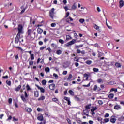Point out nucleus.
<instances>
[{
    "label": "nucleus",
    "mask_w": 124,
    "mask_h": 124,
    "mask_svg": "<svg viewBox=\"0 0 124 124\" xmlns=\"http://www.w3.org/2000/svg\"><path fill=\"white\" fill-rule=\"evenodd\" d=\"M55 11V8H52L49 12V16L51 18V19L53 20L55 17L56 16H55V13L54 12Z\"/></svg>",
    "instance_id": "f257e3e1"
},
{
    "label": "nucleus",
    "mask_w": 124,
    "mask_h": 124,
    "mask_svg": "<svg viewBox=\"0 0 124 124\" xmlns=\"http://www.w3.org/2000/svg\"><path fill=\"white\" fill-rule=\"evenodd\" d=\"M21 34L17 33L16 38L15 39V43L18 44L20 42V39H22V37H20Z\"/></svg>",
    "instance_id": "f03ea898"
},
{
    "label": "nucleus",
    "mask_w": 124,
    "mask_h": 124,
    "mask_svg": "<svg viewBox=\"0 0 124 124\" xmlns=\"http://www.w3.org/2000/svg\"><path fill=\"white\" fill-rule=\"evenodd\" d=\"M17 30L18 31V33H19V34H21V33H24L23 32V26H22V25H18Z\"/></svg>",
    "instance_id": "7ed1b4c3"
},
{
    "label": "nucleus",
    "mask_w": 124,
    "mask_h": 124,
    "mask_svg": "<svg viewBox=\"0 0 124 124\" xmlns=\"http://www.w3.org/2000/svg\"><path fill=\"white\" fill-rule=\"evenodd\" d=\"M36 87H37L38 90H40L41 93H45V89H44L43 87H40L39 86L37 85H36Z\"/></svg>",
    "instance_id": "20e7f679"
},
{
    "label": "nucleus",
    "mask_w": 124,
    "mask_h": 124,
    "mask_svg": "<svg viewBox=\"0 0 124 124\" xmlns=\"http://www.w3.org/2000/svg\"><path fill=\"white\" fill-rule=\"evenodd\" d=\"M64 100L67 102L68 105H71V102L70 101V98L68 97H64Z\"/></svg>",
    "instance_id": "39448f33"
},
{
    "label": "nucleus",
    "mask_w": 124,
    "mask_h": 124,
    "mask_svg": "<svg viewBox=\"0 0 124 124\" xmlns=\"http://www.w3.org/2000/svg\"><path fill=\"white\" fill-rule=\"evenodd\" d=\"M76 42V40L74 39L72 41L67 43V46H70V45H73V44H74Z\"/></svg>",
    "instance_id": "423d86ee"
},
{
    "label": "nucleus",
    "mask_w": 124,
    "mask_h": 124,
    "mask_svg": "<svg viewBox=\"0 0 124 124\" xmlns=\"http://www.w3.org/2000/svg\"><path fill=\"white\" fill-rule=\"evenodd\" d=\"M26 33L28 36L31 37V33H32V30L31 29H28Z\"/></svg>",
    "instance_id": "0eeeda50"
},
{
    "label": "nucleus",
    "mask_w": 124,
    "mask_h": 124,
    "mask_svg": "<svg viewBox=\"0 0 124 124\" xmlns=\"http://www.w3.org/2000/svg\"><path fill=\"white\" fill-rule=\"evenodd\" d=\"M116 121H117V119L116 118V117H115V116H111L110 119L111 123H112V124H115Z\"/></svg>",
    "instance_id": "6e6552de"
},
{
    "label": "nucleus",
    "mask_w": 124,
    "mask_h": 124,
    "mask_svg": "<svg viewBox=\"0 0 124 124\" xmlns=\"http://www.w3.org/2000/svg\"><path fill=\"white\" fill-rule=\"evenodd\" d=\"M37 32L38 34H42V32H43V30L40 28H38Z\"/></svg>",
    "instance_id": "1a4fd4ad"
},
{
    "label": "nucleus",
    "mask_w": 124,
    "mask_h": 124,
    "mask_svg": "<svg viewBox=\"0 0 124 124\" xmlns=\"http://www.w3.org/2000/svg\"><path fill=\"white\" fill-rule=\"evenodd\" d=\"M25 110L26 112H27L28 113H31V112H32V109L31 108H25Z\"/></svg>",
    "instance_id": "9d476101"
},
{
    "label": "nucleus",
    "mask_w": 124,
    "mask_h": 124,
    "mask_svg": "<svg viewBox=\"0 0 124 124\" xmlns=\"http://www.w3.org/2000/svg\"><path fill=\"white\" fill-rule=\"evenodd\" d=\"M77 8V5L76 3H74L73 5L71 7L70 10H75Z\"/></svg>",
    "instance_id": "9b49d317"
},
{
    "label": "nucleus",
    "mask_w": 124,
    "mask_h": 124,
    "mask_svg": "<svg viewBox=\"0 0 124 124\" xmlns=\"http://www.w3.org/2000/svg\"><path fill=\"white\" fill-rule=\"evenodd\" d=\"M37 120H38V121H44V118H43V115L42 114H41V115H39V116H38Z\"/></svg>",
    "instance_id": "f8f14e48"
},
{
    "label": "nucleus",
    "mask_w": 124,
    "mask_h": 124,
    "mask_svg": "<svg viewBox=\"0 0 124 124\" xmlns=\"http://www.w3.org/2000/svg\"><path fill=\"white\" fill-rule=\"evenodd\" d=\"M40 62V63H43L44 62V60L43 59L38 58L37 63L38 64Z\"/></svg>",
    "instance_id": "ddd939ff"
},
{
    "label": "nucleus",
    "mask_w": 124,
    "mask_h": 124,
    "mask_svg": "<svg viewBox=\"0 0 124 124\" xmlns=\"http://www.w3.org/2000/svg\"><path fill=\"white\" fill-rule=\"evenodd\" d=\"M34 94L35 97H38L39 96V92H38V91H34Z\"/></svg>",
    "instance_id": "4468645a"
},
{
    "label": "nucleus",
    "mask_w": 124,
    "mask_h": 124,
    "mask_svg": "<svg viewBox=\"0 0 124 124\" xmlns=\"http://www.w3.org/2000/svg\"><path fill=\"white\" fill-rule=\"evenodd\" d=\"M49 88L50 89V90H55V84L53 83L50 84L49 86Z\"/></svg>",
    "instance_id": "2eb2a0df"
},
{
    "label": "nucleus",
    "mask_w": 124,
    "mask_h": 124,
    "mask_svg": "<svg viewBox=\"0 0 124 124\" xmlns=\"http://www.w3.org/2000/svg\"><path fill=\"white\" fill-rule=\"evenodd\" d=\"M94 29H95V30H96L98 31H100V27L97 26L96 24L94 25Z\"/></svg>",
    "instance_id": "dca6fc26"
},
{
    "label": "nucleus",
    "mask_w": 124,
    "mask_h": 124,
    "mask_svg": "<svg viewBox=\"0 0 124 124\" xmlns=\"http://www.w3.org/2000/svg\"><path fill=\"white\" fill-rule=\"evenodd\" d=\"M21 88H22V85H19L16 88L15 90L16 92H19V91H20V90L21 89Z\"/></svg>",
    "instance_id": "f3484780"
},
{
    "label": "nucleus",
    "mask_w": 124,
    "mask_h": 124,
    "mask_svg": "<svg viewBox=\"0 0 124 124\" xmlns=\"http://www.w3.org/2000/svg\"><path fill=\"white\" fill-rule=\"evenodd\" d=\"M45 99V96L41 95L38 99V101H41L42 100H44Z\"/></svg>",
    "instance_id": "a211bd4d"
},
{
    "label": "nucleus",
    "mask_w": 124,
    "mask_h": 124,
    "mask_svg": "<svg viewBox=\"0 0 124 124\" xmlns=\"http://www.w3.org/2000/svg\"><path fill=\"white\" fill-rule=\"evenodd\" d=\"M66 21L67 23H69V22H72V21H73V19L69 17V18L66 19Z\"/></svg>",
    "instance_id": "6ab92c4d"
},
{
    "label": "nucleus",
    "mask_w": 124,
    "mask_h": 124,
    "mask_svg": "<svg viewBox=\"0 0 124 124\" xmlns=\"http://www.w3.org/2000/svg\"><path fill=\"white\" fill-rule=\"evenodd\" d=\"M119 3H120V7H123V6H124V1H123L122 0H120L119 2Z\"/></svg>",
    "instance_id": "aec40b11"
},
{
    "label": "nucleus",
    "mask_w": 124,
    "mask_h": 124,
    "mask_svg": "<svg viewBox=\"0 0 124 124\" xmlns=\"http://www.w3.org/2000/svg\"><path fill=\"white\" fill-rule=\"evenodd\" d=\"M52 101H53V102H56V103H59V100H58V98H53Z\"/></svg>",
    "instance_id": "412c9836"
},
{
    "label": "nucleus",
    "mask_w": 124,
    "mask_h": 124,
    "mask_svg": "<svg viewBox=\"0 0 124 124\" xmlns=\"http://www.w3.org/2000/svg\"><path fill=\"white\" fill-rule=\"evenodd\" d=\"M92 62H93L92 61V60H87V61L86 62V64H88V65H90V64H92Z\"/></svg>",
    "instance_id": "4be33fe9"
},
{
    "label": "nucleus",
    "mask_w": 124,
    "mask_h": 124,
    "mask_svg": "<svg viewBox=\"0 0 124 124\" xmlns=\"http://www.w3.org/2000/svg\"><path fill=\"white\" fill-rule=\"evenodd\" d=\"M115 65L116 67H117V68H119L120 67H121L122 66V65H121V64L120 63L117 62L115 64Z\"/></svg>",
    "instance_id": "5701e85b"
},
{
    "label": "nucleus",
    "mask_w": 124,
    "mask_h": 124,
    "mask_svg": "<svg viewBox=\"0 0 124 124\" xmlns=\"http://www.w3.org/2000/svg\"><path fill=\"white\" fill-rule=\"evenodd\" d=\"M98 58H100V57H102V56H103V55H104V54L102 52H99V51H98Z\"/></svg>",
    "instance_id": "b1692460"
},
{
    "label": "nucleus",
    "mask_w": 124,
    "mask_h": 124,
    "mask_svg": "<svg viewBox=\"0 0 124 124\" xmlns=\"http://www.w3.org/2000/svg\"><path fill=\"white\" fill-rule=\"evenodd\" d=\"M69 93L70 94V95H72V96H74V92L71 90H70L69 91Z\"/></svg>",
    "instance_id": "393cba45"
},
{
    "label": "nucleus",
    "mask_w": 124,
    "mask_h": 124,
    "mask_svg": "<svg viewBox=\"0 0 124 124\" xmlns=\"http://www.w3.org/2000/svg\"><path fill=\"white\" fill-rule=\"evenodd\" d=\"M42 84L43 86L46 85V84H47V81H46L45 79H44L42 81Z\"/></svg>",
    "instance_id": "a878e982"
},
{
    "label": "nucleus",
    "mask_w": 124,
    "mask_h": 124,
    "mask_svg": "<svg viewBox=\"0 0 124 124\" xmlns=\"http://www.w3.org/2000/svg\"><path fill=\"white\" fill-rule=\"evenodd\" d=\"M72 75L69 74V77L67 78V81H71L72 80Z\"/></svg>",
    "instance_id": "bb28decb"
},
{
    "label": "nucleus",
    "mask_w": 124,
    "mask_h": 124,
    "mask_svg": "<svg viewBox=\"0 0 124 124\" xmlns=\"http://www.w3.org/2000/svg\"><path fill=\"white\" fill-rule=\"evenodd\" d=\"M121 106H120V105H116L114 106V109H115V110H119Z\"/></svg>",
    "instance_id": "cd10ccee"
},
{
    "label": "nucleus",
    "mask_w": 124,
    "mask_h": 124,
    "mask_svg": "<svg viewBox=\"0 0 124 124\" xmlns=\"http://www.w3.org/2000/svg\"><path fill=\"white\" fill-rule=\"evenodd\" d=\"M95 110H97V108L96 107H93L91 109V112H94Z\"/></svg>",
    "instance_id": "c85d7f7f"
},
{
    "label": "nucleus",
    "mask_w": 124,
    "mask_h": 124,
    "mask_svg": "<svg viewBox=\"0 0 124 124\" xmlns=\"http://www.w3.org/2000/svg\"><path fill=\"white\" fill-rule=\"evenodd\" d=\"M111 92H114L115 93H117V92H118V90L116 88H112L110 90V93H111Z\"/></svg>",
    "instance_id": "c756f323"
},
{
    "label": "nucleus",
    "mask_w": 124,
    "mask_h": 124,
    "mask_svg": "<svg viewBox=\"0 0 124 124\" xmlns=\"http://www.w3.org/2000/svg\"><path fill=\"white\" fill-rule=\"evenodd\" d=\"M51 47H53L54 49H56V48H57V45L54 43L51 44Z\"/></svg>",
    "instance_id": "7c9ffc66"
},
{
    "label": "nucleus",
    "mask_w": 124,
    "mask_h": 124,
    "mask_svg": "<svg viewBox=\"0 0 124 124\" xmlns=\"http://www.w3.org/2000/svg\"><path fill=\"white\" fill-rule=\"evenodd\" d=\"M26 89H27V91H31V87H30V85H29V84H27L26 85Z\"/></svg>",
    "instance_id": "2f4dec72"
},
{
    "label": "nucleus",
    "mask_w": 124,
    "mask_h": 124,
    "mask_svg": "<svg viewBox=\"0 0 124 124\" xmlns=\"http://www.w3.org/2000/svg\"><path fill=\"white\" fill-rule=\"evenodd\" d=\"M29 65L31 66V65H33V61L32 60H30L29 61Z\"/></svg>",
    "instance_id": "473e14b6"
},
{
    "label": "nucleus",
    "mask_w": 124,
    "mask_h": 124,
    "mask_svg": "<svg viewBox=\"0 0 124 124\" xmlns=\"http://www.w3.org/2000/svg\"><path fill=\"white\" fill-rule=\"evenodd\" d=\"M46 46H41L40 47V51H43V50H44V49H45L46 48Z\"/></svg>",
    "instance_id": "72a5a7b5"
},
{
    "label": "nucleus",
    "mask_w": 124,
    "mask_h": 124,
    "mask_svg": "<svg viewBox=\"0 0 124 124\" xmlns=\"http://www.w3.org/2000/svg\"><path fill=\"white\" fill-rule=\"evenodd\" d=\"M14 47H15V48H16V49H19V50H20L21 52H23V49H22V48L20 46H14Z\"/></svg>",
    "instance_id": "f704fd0d"
},
{
    "label": "nucleus",
    "mask_w": 124,
    "mask_h": 124,
    "mask_svg": "<svg viewBox=\"0 0 124 124\" xmlns=\"http://www.w3.org/2000/svg\"><path fill=\"white\" fill-rule=\"evenodd\" d=\"M46 51H47V50L48 51L49 54L52 53V49L50 47H48V48H46Z\"/></svg>",
    "instance_id": "c9c22d12"
},
{
    "label": "nucleus",
    "mask_w": 124,
    "mask_h": 124,
    "mask_svg": "<svg viewBox=\"0 0 124 124\" xmlns=\"http://www.w3.org/2000/svg\"><path fill=\"white\" fill-rule=\"evenodd\" d=\"M30 59L32 61V60H34V54H32L30 55Z\"/></svg>",
    "instance_id": "e433bc0d"
},
{
    "label": "nucleus",
    "mask_w": 124,
    "mask_h": 124,
    "mask_svg": "<svg viewBox=\"0 0 124 124\" xmlns=\"http://www.w3.org/2000/svg\"><path fill=\"white\" fill-rule=\"evenodd\" d=\"M26 9H27V7L24 8L20 12V14H23V13H24V12H25L26 11Z\"/></svg>",
    "instance_id": "4c0bfd02"
},
{
    "label": "nucleus",
    "mask_w": 124,
    "mask_h": 124,
    "mask_svg": "<svg viewBox=\"0 0 124 124\" xmlns=\"http://www.w3.org/2000/svg\"><path fill=\"white\" fill-rule=\"evenodd\" d=\"M21 98L22 99V100H23V101H27V99H26V98H25L24 97V95H21Z\"/></svg>",
    "instance_id": "58836bf2"
},
{
    "label": "nucleus",
    "mask_w": 124,
    "mask_h": 124,
    "mask_svg": "<svg viewBox=\"0 0 124 124\" xmlns=\"http://www.w3.org/2000/svg\"><path fill=\"white\" fill-rule=\"evenodd\" d=\"M114 97V94H110L109 95H108V98H110V99L113 98Z\"/></svg>",
    "instance_id": "ea45409f"
},
{
    "label": "nucleus",
    "mask_w": 124,
    "mask_h": 124,
    "mask_svg": "<svg viewBox=\"0 0 124 124\" xmlns=\"http://www.w3.org/2000/svg\"><path fill=\"white\" fill-rule=\"evenodd\" d=\"M46 72H50V68L49 67H46L45 69Z\"/></svg>",
    "instance_id": "a19ab883"
},
{
    "label": "nucleus",
    "mask_w": 124,
    "mask_h": 124,
    "mask_svg": "<svg viewBox=\"0 0 124 124\" xmlns=\"http://www.w3.org/2000/svg\"><path fill=\"white\" fill-rule=\"evenodd\" d=\"M72 38L71 37V36L68 35L66 36V40H69V39H71Z\"/></svg>",
    "instance_id": "79ce46f5"
},
{
    "label": "nucleus",
    "mask_w": 124,
    "mask_h": 124,
    "mask_svg": "<svg viewBox=\"0 0 124 124\" xmlns=\"http://www.w3.org/2000/svg\"><path fill=\"white\" fill-rule=\"evenodd\" d=\"M6 83L8 86H11V81L7 80L6 81Z\"/></svg>",
    "instance_id": "37998d69"
},
{
    "label": "nucleus",
    "mask_w": 124,
    "mask_h": 124,
    "mask_svg": "<svg viewBox=\"0 0 124 124\" xmlns=\"http://www.w3.org/2000/svg\"><path fill=\"white\" fill-rule=\"evenodd\" d=\"M102 1H103V2L105 3L106 4H108L109 3V1L108 0H101Z\"/></svg>",
    "instance_id": "c03bdc74"
},
{
    "label": "nucleus",
    "mask_w": 124,
    "mask_h": 124,
    "mask_svg": "<svg viewBox=\"0 0 124 124\" xmlns=\"http://www.w3.org/2000/svg\"><path fill=\"white\" fill-rule=\"evenodd\" d=\"M37 111L38 112H42V111H43V109L42 108H37Z\"/></svg>",
    "instance_id": "a18cd8bd"
},
{
    "label": "nucleus",
    "mask_w": 124,
    "mask_h": 124,
    "mask_svg": "<svg viewBox=\"0 0 124 124\" xmlns=\"http://www.w3.org/2000/svg\"><path fill=\"white\" fill-rule=\"evenodd\" d=\"M56 54L57 55H61V54H62V51H61L60 50H58L56 51Z\"/></svg>",
    "instance_id": "49530a36"
},
{
    "label": "nucleus",
    "mask_w": 124,
    "mask_h": 124,
    "mask_svg": "<svg viewBox=\"0 0 124 124\" xmlns=\"http://www.w3.org/2000/svg\"><path fill=\"white\" fill-rule=\"evenodd\" d=\"M105 123H108L109 121H110V119L109 118H105L104 119Z\"/></svg>",
    "instance_id": "de8ad7c7"
},
{
    "label": "nucleus",
    "mask_w": 124,
    "mask_h": 124,
    "mask_svg": "<svg viewBox=\"0 0 124 124\" xmlns=\"http://www.w3.org/2000/svg\"><path fill=\"white\" fill-rule=\"evenodd\" d=\"M79 22H80V23H81V24H83V23H84V22H85V19L81 18V19H79Z\"/></svg>",
    "instance_id": "09e8293b"
},
{
    "label": "nucleus",
    "mask_w": 124,
    "mask_h": 124,
    "mask_svg": "<svg viewBox=\"0 0 124 124\" xmlns=\"http://www.w3.org/2000/svg\"><path fill=\"white\" fill-rule=\"evenodd\" d=\"M98 104H99L100 105H102L103 104V102L102 100H99L98 101Z\"/></svg>",
    "instance_id": "8fccbe9b"
},
{
    "label": "nucleus",
    "mask_w": 124,
    "mask_h": 124,
    "mask_svg": "<svg viewBox=\"0 0 124 124\" xmlns=\"http://www.w3.org/2000/svg\"><path fill=\"white\" fill-rule=\"evenodd\" d=\"M75 99L76 101H80V98L77 96L75 97Z\"/></svg>",
    "instance_id": "3c124183"
},
{
    "label": "nucleus",
    "mask_w": 124,
    "mask_h": 124,
    "mask_svg": "<svg viewBox=\"0 0 124 124\" xmlns=\"http://www.w3.org/2000/svg\"><path fill=\"white\" fill-rule=\"evenodd\" d=\"M97 82H98V83L100 84L101 83H103V80H102V79H99L97 80Z\"/></svg>",
    "instance_id": "603ef678"
},
{
    "label": "nucleus",
    "mask_w": 124,
    "mask_h": 124,
    "mask_svg": "<svg viewBox=\"0 0 124 124\" xmlns=\"http://www.w3.org/2000/svg\"><path fill=\"white\" fill-rule=\"evenodd\" d=\"M86 109H89L91 108V104L86 106L85 107Z\"/></svg>",
    "instance_id": "864d4df0"
},
{
    "label": "nucleus",
    "mask_w": 124,
    "mask_h": 124,
    "mask_svg": "<svg viewBox=\"0 0 124 124\" xmlns=\"http://www.w3.org/2000/svg\"><path fill=\"white\" fill-rule=\"evenodd\" d=\"M8 118L7 119V121H10L11 120V119H12V116H11V115H9V116H8Z\"/></svg>",
    "instance_id": "5fc2aeb1"
},
{
    "label": "nucleus",
    "mask_w": 124,
    "mask_h": 124,
    "mask_svg": "<svg viewBox=\"0 0 124 124\" xmlns=\"http://www.w3.org/2000/svg\"><path fill=\"white\" fill-rule=\"evenodd\" d=\"M93 70L94 72H98V70L99 69L98 68H94L93 69Z\"/></svg>",
    "instance_id": "6e6d98bb"
},
{
    "label": "nucleus",
    "mask_w": 124,
    "mask_h": 124,
    "mask_svg": "<svg viewBox=\"0 0 124 124\" xmlns=\"http://www.w3.org/2000/svg\"><path fill=\"white\" fill-rule=\"evenodd\" d=\"M8 103H9V104H11V103H12V99L9 98V99H8Z\"/></svg>",
    "instance_id": "4d7b16f0"
},
{
    "label": "nucleus",
    "mask_w": 124,
    "mask_h": 124,
    "mask_svg": "<svg viewBox=\"0 0 124 124\" xmlns=\"http://www.w3.org/2000/svg\"><path fill=\"white\" fill-rule=\"evenodd\" d=\"M24 96L26 98L28 97V93H27V92L26 91L24 92Z\"/></svg>",
    "instance_id": "13d9d810"
},
{
    "label": "nucleus",
    "mask_w": 124,
    "mask_h": 124,
    "mask_svg": "<svg viewBox=\"0 0 124 124\" xmlns=\"http://www.w3.org/2000/svg\"><path fill=\"white\" fill-rule=\"evenodd\" d=\"M51 27H52V28H54V27H56V23H51Z\"/></svg>",
    "instance_id": "bf43d9fd"
},
{
    "label": "nucleus",
    "mask_w": 124,
    "mask_h": 124,
    "mask_svg": "<svg viewBox=\"0 0 124 124\" xmlns=\"http://www.w3.org/2000/svg\"><path fill=\"white\" fill-rule=\"evenodd\" d=\"M109 113H106L105 115H104L105 118H108L109 117Z\"/></svg>",
    "instance_id": "052dcab7"
},
{
    "label": "nucleus",
    "mask_w": 124,
    "mask_h": 124,
    "mask_svg": "<svg viewBox=\"0 0 124 124\" xmlns=\"http://www.w3.org/2000/svg\"><path fill=\"white\" fill-rule=\"evenodd\" d=\"M74 36L75 37V38H77L78 37V34H77V33H75L74 34Z\"/></svg>",
    "instance_id": "680f3d73"
},
{
    "label": "nucleus",
    "mask_w": 124,
    "mask_h": 124,
    "mask_svg": "<svg viewBox=\"0 0 124 124\" xmlns=\"http://www.w3.org/2000/svg\"><path fill=\"white\" fill-rule=\"evenodd\" d=\"M46 124V120H43V122H40L39 124Z\"/></svg>",
    "instance_id": "e2e57ef3"
},
{
    "label": "nucleus",
    "mask_w": 124,
    "mask_h": 124,
    "mask_svg": "<svg viewBox=\"0 0 124 124\" xmlns=\"http://www.w3.org/2000/svg\"><path fill=\"white\" fill-rule=\"evenodd\" d=\"M97 90V85H95L93 88V91H96Z\"/></svg>",
    "instance_id": "0e129e2a"
},
{
    "label": "nucleus",
    "mask_w": 124,
    "mask_h": 124,
    "mask_svg": "<svg viewBox=\"0 0 124 124\" xmlns=\"http://www.w3.org/2000/svg\"><path fill=\"white\" fill-rule=\"evenodd\" d=\"M68 16H69V12H67L66 13V15L65 17L67 18V17H68Z\"/></svg>",
    "instance_id": "69168bd1"
},
{
    "label": "nucleus",
    "mask_w": 124,
    "mask_h": 124,
    "mask_svg": "<svg viewBox=\"0 0 124 124\" xmlns=\"http://www.w3.org/2000/svg\"><path fill=\"white\" fill-rule=\"evenodd\" d=\"M2 78H3V79H8V76L6 75V76H3V77H2Z\"/></svg>",
    "instance_id": "338daca9"
},
{
    "label": "nucleus",
    "mask_w": 124,
    "mask_h": 124,
    "mask_svg": "<svg viewBox=\"0 0 124 124\" xmlns=\"http://www.w3.org/2000/svg\"><path fill=\"white\" fill-rule=\"evenodd\" d=\"M64 9H65V11H67V10H68V7L64 6Z\"/></svg>",
    "instance_id": "774afa93"
}]
</instances>
